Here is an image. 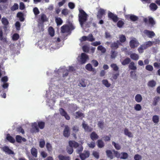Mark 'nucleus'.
Masks as SVG:
<instances>
[{
    "label": "nucleus",
    "mask_w": 160,
    "mask_h": 160,
    "mask_svg": "<svg viewBox=\"0 0 160 160\" xmlns=\"http://www.w3.org/2000/svg\"><path fill=\"white\" fill-rule=\"evenodd\" d=\"M98 146L99 148H102L104 146V143L101 140H98L97 141Z\"/></svg>",
    "instance_id": "nucleus-43"
},
{
    "label": "nucleus",
    "mask_w": 160,
    "mask_h": 160,
    "mask_svg": "<svg viewBox=\"0 0 160 160\" xmlns=\"http://www.w3.org/2000/svg\"><path fill=\"white\" fill-rule=\"evenodd\" d=\"M124 134L128 137L131 138L133 137L132 133L129 132L128 129L127 128H125L124 130Z\"/></svg>",
    "instance_id": "nucleus-40"
},
{
    "label": "nucleus",
    "mask_w": 160,
    "mask_h": 160,
    "mask_svg": "<svg viewBox=\"0 0 160 160\" xmlns=\"http://www.w3.org/2000/svg\"><path fill=\"white\" fill-rule=\"evenodd\" d=\"M38 126L40 129H43L45 126V123L43 122H39L38 123Z\"/></svg>",
    "instance_id": "nucleus-50"
},
{
    "label": "nucleus",
    "mask_w": 160,
    "mask_h": 160,
    "mask_svg": "<svg viewBox=\"0 0 160 160\" xmlns=\"http://www.w3.org/2000/svg\"><path fill=\"white\" fill-rule=\"evenodd\" d=\"M90 137L91 139L93 141L97 140L99 138L98 135L95 132H92L91 133Z\"/></svg>",
    "instance_id": "nucleus-17"
},
{
    "label": "nucleus",
    "mask_w": 160,
    "mask_h": 160,
    "mask_svg": "<svg viewBox=\"0 0 160 160\" xmlns=\"http://www.w3.org/2000/svg\"><path fill=\"white\" fill-rule=\"evenodd\" d=\"M33 12L34 13V14L35 16L38 15L40 13V12L38 9L37 7H35L33 9Z\"/></svg>",
    "instance_id": "nucleus-60"
},
{
    "label": "nucleus",
    "mask_w": 160,
    "mask_h": 160,
    "mask_svg": "<svg viewBox=\"0 0 160 160\" xmlns=\"http://www.w3.org/2000/svg\"><path fill=\"white\" fill-rule=\"evenodd\" d=\"M146 69L148 71H152L153 70V68L152 65H148L146 66Z\"/></svg>",
    "instance_id": "nucleus-61"
},
{
    "label": "nucleus",
    "mask_w": 160,
    "mask_h": 160,
    "mask_svg": "<svg viewBox=\"0 0 160 160\" xmlns=\"http://www.w3.org/2000/svg\"><path fill=\"white\" fill-rule=\"evenodd\" d=\"M152 121L154 123H157L159 121V117L156 115L153 116L152 117Z\"/></svg>",
    "instance_id": "nucleus-45"
},
{
    "label": "nucleus",
    "mask_w": 160,
    "mask_h": 160,
    "mask_svg": "<svg viewBox=\"0 0 160 160\" xmlns=\"http://www.w3.org/2000/svg\"><path fill=\"white\" fill-rule=\"evenodd\" d=\"M131 60L128 58H126L122 62V64L123 65H125L131 62Z\"/></svg>",
    "instance_id": "nucleus-35"
},
{
    "label": "nucleus",
    "mask_w": 160,
    "mask_h": 160,
    "mask_svg": "<svg viewBox=\"0 0 160 160\" xmlns=\"http://www.w3.org/2000/svg\"><path fill=\"white\" fill-rule=\"evenodd\" d=\"M119 42L123 43L125 42L126 40V38L125 35L122 34L119 36Z\"/></svg>",
    "instance_id": "nucleus-37"
},
{
    "label": "nucleus",
    "mask_w": 160,
    "mask_h": 160,
    "mask_svg": "<svg viewBox=\"0 0 160 160\" xmlns=\"http://www.w3.org/2000/svg\"><path fill=\"white\" fill-rule=\"evenodd\" d=\"M69 13V11L67 9H63L62 11V14L65 16L68 15Z\"/></svg>",
    "instance_id": "nucleus-51"
},
{
    "label": "nucleus",
    "mask_w": 160,
    "mask_h": 160,
    "mask_svg": "<svg viewBox=\"0 0 160 160\" xmlns=\"http://www.w3.org/2000/svg\"><path fill=\"white\" fill-rule=\"evenodd\" d=\"M106 153L107 156L111 159H112L114 157L112 152L111 150H107Z\"/></svg>",
    "instance_id": "nucleus-31"
},
{
    "label": "nucleus",
    "mask_w": 160,
    "mask_h": 160,
    "mask_svg": "<svg viewBox=\"0 0 160 160\" xmlns=\"http://www.w3.org/2000/svg\"><path fill=\"white\" fill-rule=\"evenodd\" d=\"M128 68L132 70H135L137 69V67L135 65V63L133 62H130Z\"/></svg>",
    "instance_id": "nucleus-24"
},
{
    "label": "nucleus",
    "mask_w": 160,
    "mask_h": 160,
    "mask_svg": "<svg viewBox=\"0 0 160 160\" xmlns=\"http://www.w3.org/2000/svg\"><path fill=\"white\" fill-rule=\"evenodd\" d=\"M86 69L89 71L94 72L95 69L92 68V67L90 63L88 64L85 67Z\"/></svg>",
    "instance_id": "nucleus-28"
},
{
    "label": "nucleus",
    "mask_w": 160,
    "mask_h": 160,
    "mask_svg": "<svg viewBox=\"0 0 160 160\" xmlns=\"http://www.w3.org/2000/svg\"><path fill=\"white\" fill-rule=\"evenodd\" d=\"M110 67L114 71H118L119 69V68L116 64L112 63Z\"/></svg>",
    "instance_id": "nucleus-44"
},
{
    "label": "nucleus",
    "mask_w": 160,
    "mask_h": 160,
    "mask_svg": "<svg viewBox=\"0 0 160 160\" xmlns=\"http://www.w3.org/2000/svg\"><path fill=\"white\" fill-rule=\"evenodd\" d=\"M46 148L49 152H51L52 150V147L51 145L49 142H47L46 145Z\"/></svg>",
    "instance_id": "nucleus-49"
},
{
    "label": "nucleus",
    "mask_w": 160,
    "mask_h": 160,
    "mask_svg": "<svg viewBox=\"0 0 160 160\" xmlns=\"http://www.w3.org/2000/svg\"><path fill=\"white\" fill-rule=\"evenodd\" d=\"M112 152H113V154L115 157L117 158H119L121 156V153H119L118 151H116L114 150H112Z\"/></svg>",
    "instance_id": "nucleus-53"
},
{
    "label": "nucleus",
    "mask_w": 160,
    "mask_h": 160,
    "mask_svg": "<svg viewBox=\"0 0 160 160\" xmlns=\"http://www.w3.org/2000/svg\"><path fill=\"white\" fill-rule=\"evenodd\" d=\"M156 84V82L153 80L149 81L148 83V86L151 88L154 87Z\"/></svg>",
    "instance_id": "nucleus-26"
},
{
    "label": "nucleus",
    "mask_w": 160,
    "mask_h": 160,
    "mask_svg": "<svg viewBox=\"0 0 160 160\" xmlns=\"http://www.w3.org/2000/svg\"><path fill=\"white\" fill-rule=\"evenodd\" d=\"M87 41L90 42H92L95 40V38H94L92 34H89L87 37Z\"/></svg>",
    "instance_id": "nucleus-42"
},
{
    "label": "nucleus",
    "mask_w": 160,
    "mask_h": 160,
    "mask_svg": "<svg viewBox=\"0 0 160 160\" xmlns=\"http://www.w3.org/2000/svg\"><path fill=\"white\" fill-rule=\"evenodd\" d=\"M127 19L128 18L132 21H136L138 19V17L133 14L128 15H127L126 18Z\"/></svg>",
    "instance_id": "nucleus-15"
},
{
    "label": "nucleus",
    "mask_w": 160,
    "mask_h": 160,
    "mask_svg": "<svg viewBox=\"0 0 160 160\" xmlns=\"http://www.w3.org/2000/svg\"><path fill=\"white\" fill-rule=\"evenodd\" d=\"M145 43L146 44L147 46H148V48L151 46L153 44H157V43L155 42H152L151 41L146 42Z\"/></svg>",
    "instance_id": "nucleus-54"
},
{
    "label": "nucleus",
    "mask_w": 160,
    "mask_h": 160,
    "mask_svg": "<svg viewBox=\"0 0 160 160\" xmlns=\"http://www.w3.org/2000/svg\"><path fill=\"white\" fill-rule=\"evenodd\" d=\"M70 30L69 26L67 25H65L61 27V32L64 33L68 32Z\"/></svg>",
    "instance_id": "nucleus-12"
},
{
    "label": "nucleus",
    "mask_w": 160,
    "mask_h": 160,
    "mask_svg": "<svg viewBox=\"0 0 160 160\" xmlns=\"http://www.w3.org/2000/svg\"><path fill=\"white\" fill-rule=\"evenodd\" d=\"M1 21L2 24L5 26H7L9 23L8 20L4 17L2 18Z\"/></svg>",
    "instance_id": "nucleus-33"
},
{
    "label": "nucleus",
    "mask_w": 160,
    "mask_h": 160,
    "mask_svg": "<svg viewBox=\"0 0 160 160\" xmlns=\"http://www.w3.org/2000/svg\"><path fill=\"white\" fill-rule=\"evenodd\" d=\"M48 32H49V34L51 37H52L54 36L55 32L52 27L50 26L49 28Z\"/></svg>",
    "instance_id": "nucleus-27"
},
{
    "label": "nucleus",
    "mask_w": 160,
    "mask_h": 160,
    "mask_svg": "<svg viewBox=\"0 0 160 160\" xmlns=\"http://www.w3.org/2000/svg\"><path fill=\"white\" fill-rule=\"evenodd\" d=\"M88 15L82 9L79 10V13L78 15V21L81 26L82 27L84 23L88 20Z\"/></svg>",
    "instance_id": "nucleus-1"
},
{
    "label": "nucleus",
    "mask_w": 160,
    "mask_h": 160,
    "mask_svg": "<svg viewBox=\"0 0 160 160\" xmlns=\"http://www.w3.org/2000/svg\"><path fill=\"white\" fill-rule=\"evenodd\" d=\"M142 97L140 94H137L135 96V99L138 102H140L142 100Z\"/></svg>",
    "instance_id": "nucleus-25"
},
{
    "label": "nucleus",
    "mask_w": 160,
    "mask_h": 160,
    "mask_svg": "<svg viewBox=\"0 0 160 160\" xmlns=\"http://www.w3.org/2000/svg\"><path fill=\"white\" fill-rule=\"evenodd\" d=\"M66 151L69 154H71L73 151V148L69 145L67 147Z\"/></svg>",
    "instance_id": "nucleus-38"
},
{
    "label": "nucleus",
    "mask_w": 160,
    "mask_h": 160,
    "mask_svg": "<svg viewBox=\"0 0 160 160\" xmlns=\"http://www.w3.org/2000/svg\"><path fill=\"white\" fill-rule=\"evenodd\" d=\"M58 158L59 160H70L69 157L63 156L62 154L59 155Z\"/></svg>",
    "instance_id": "nucleus-21"
},
{
    "label": "nucleus",
    "mask_w": 160,
    "mask_h": 160,
    "mask_svg": "<svg viewBox=\"0 0 160 160\" xmlns=\"http://www.w3.org/2000/svg\"><path fill=\"white\" fill-rule=\"evenodd\" d=\"M160 99L159 96H156L154 98L153 102L152 104L154 106H156Z\"/></svg>",
    "instance_id": "nucleus-41"
},
{
    "label": "nucleus",
    "mask_w": 160,
    "mask_h": 160,
    "mask_svg": "<svg viewBox=\"0 0 160 160\" xmlns=\"http://www.w3.org/2000/svg\"><path fill=\"white\" fill-rule=\"evenodd\" d=\"M88 58L89 57L87 55L84 53H82L81 54L80 60L79 62L81 64H84L86 62Z\"/></svg>",
    "instance_id": "nucleus-5"
},
{
    "label": "nucleus",
    "mask_w": 160,
    "mask_h": 160,
    "mask_svg": "<svg viewBox=\"0 0 160 160\" xmlns=\"http://www.w3.org/2000/svg\"><path fill=\"white\" fill-rule=\"evenodd\" d=\"M143 33L149 38H152L155 35V34L153 31H150L148 30H145Z\"/></svg>",
    "instance_id": "nucleus-11"
},
{
    "label": "nucleus",
    "mask_w": 160,
    "mask_h": 160,
    "mask_svg": "<svg viewBox=\"0 0 160 160\" xmlns=\"http://www.w3.org/2000/svg\"><path fill=\"white\" fill-rule=\"evenodd\" d=\"M2 150L6 153L9 155L14 154V153L13 151L9 148L8 146H5L1 148Z\"/></svg>",
    "instance_id": "nucleus-6"
},
{
    "label": "nucleus",
    "mask_w": 160,
    "mask_h": 160,
    "mask_svg": "<svg viewBox=\"0 0 160 160\" xmlns=\"http://www.w3.org/2000/svg\"><path fill=\"white\" fill-rule=\"evenodd\" d=\"M72 129L73 131L75 133L77 132L79 130V127L76 125L74 126Z\"/></svg>",
    "instance_id": "nucleus-62"
},
{
    "label": "nucleus",
    "mask_w": 160,
    "mask_h": 160,
    "mask_svg": "<svg viewBox=\"0 0 160 160\" xmlns=\"http://www.w3.org/2000/svg\"><path fill=\"white\" fill-rule=\"evenodd\" d=\"M59 111L61 115L64 116L67 120H69L70 119V117L63 108H60Z\"/></svg>",
    "instance_id": "nucleus-8"
},
{
    "label": "nucleus",
    "mask_w": 160,
    "mask_h": 160,
    "mask_svg": "<svg viewBox=\"0 0 160 160\" xmlns=\"http://www.w3.org/2000/svg\"><path fill=\"white\" fill-rule=\"evenodd\" d=\"M124 20H119L117 22V26L119 28H122L124 24Z\"/></svg>",
    "instance_id": "nucleus-39"
},
{
    "label": "nucleus",
    "mask_w": 160,
    "mask_h": 160,
    "mask_svg": "<svg viewBox=\"0 0 160 160\" xmlns=\"http://www.w3.org/2000/svg\"><path fill=\"white\" fill-rule=\"evenodd\" d=\"M143 21L145 23V25L148 26H150L151 27H153L155 24V22L153 18L150 16L144 18Z\"/></svg>",
    "instance_id": "nucleus-2"
},
{
    "label": "nucleus",
    "mask_w": 160,
    "mask_h": 160,
    "mask_svg": "<svg viewBox=\"0 0 160 160\" xmlns=\"http://www.w3.org/2000/svg\"><path fill=\"white\" fill-rule=\"evenodd\" d=\"M102 83L106 87L108 88L111 86V84L109 83L107 79L103 80L102 81Z\"/></svg>",
    "instance_id": "nucleus-47"
},
{
    "label": "nucleus",
    "mask_w": 160,
    "mask_h": 160,
    "mask_svg": "<svg viewBox=\"0 0 160 160\" xmlns=\"http://www.w3.org/2000/svg\"><path fill=\"white\" fill-rule=\"evenodd\" d=\"M70 134L69 127L68 126L66 125L63 132V136L65 137L68 138L70 136Z\"/></svg>",
    "instance_id": "nucleus-9"
},
{
    "label": "nucleus",
    "mask_w": 160,
    "mask_h": 160,
    "mask_svg": "<svg viewBox=\"0 0 160 160\" xmlns=\"http://www.w3.org/2000/svg\"><path fill=\"white\" fill-rule=\"evenodd\" d=\"M120 158L121 159H125L127 158L128 155V153L125 152H122L121 153Z\"/></svg>",
    "instance_id": "nucleus-34"
},
{
    "label": "nucleus",
    "mask_w": 160,
    "mask_h": 160,
    "mask_svg": "<svg viewBox=\"0 0 160 160\" xmlns=\"http://www.w3.org/2000/svg\"><path fill=\"white\" fill-rule=\"evenodd\" d=\"M75 114L76 118H82L84 117V114L79 111L76 112H75Z\"/></svg>",
    "instance_id": "nucleus-29"
},
{
    "label": "nucleus",
    "mask_w": 160,
    "mask_h": 160,
    "mask_svg": "<svg viewBox=\"0 0 160 160\" xmlns=\"http://www.w3.org/2000/svg\"><path fill=\"white\" fill-rule=\"evenodd\" d=\"M121 43L119 40H117V42H114L111 44L110 47L112 50L117 49L118 48V45H120Z\"/></svg>",
    "instance_id": "nucleus-14"
},
{
    "label": "nucleus",
    "mask_w": 160,
    "mask_h": 160,
    "mask_svg": "<svg viewBox=\"0 0 160 160\" xmlns=\"http://www.w3.org/2000/svg\"><path fill=\"white\" fill-rule=\"evenodd\" d=\"M55 20L57 25H61L63 22L62 20L60 18L55 17Z\"/></svg>",
    "instance_id": "nucleus-36"
},
{
    "label": "nucleus",
    "mask_w": 160,
    "mask_h": 160,
    "mask_svg": "<svg viewBox=\"0 0 160 160\" xmlns=\"http://www.w3.org/2000/svg\"><path fill=\"white\" fill-rule=\"evenodd\" d=\"M32 129L34 130V132H39V130L37 124L36 122H35L32 125Z\"/></svg>",
    "instance_id": "nucleus-23"
},
{
    "label": "nucleus",
    "mask_w": 160,
    "mask_h": 160,
    "mask_svg": "<svg viewBox=\"0 0 160 160\" xmlns=\"http://www.w3.org/2000/svg\"><path fill=\"white\" fill-rule=\"evenodd\" d=\"M117 53L114 50H112L111 51V57L112 58H114L117 56Z\"/></svg>",
    "instance_id": "nucleus-58"
},
{
    "label": "nucleus",
    "mask_w": 160,
    "mask_h": 160,
    "mask_svg": "<svg viewBox=\"0 0 160 160\" xmlns=\"http://www.w3.org/2000/svg\"><path fill=\"white\" fill-rule=\"evenodd\" d=\"M142 157L140 155L137 154L135 155L134 156V159L135 160H141Z\"/></svg>",
    "instance_id": "nucleus-63"
},
{
    "label": "nucleus",
    "mask_w": 160,
    "mask_h": 160,
    "mask_svg": "<svg viewBox=\"0 0 160 160\" xmlns=\"http://www.w3.org/2000/svg\"><path fill=\"white\" fill-rule=\"evenodd\" d=\"M19 36L18 34L16 33L13 34L12 37V39L14 41L17 40L19 38Z\"/></svg>",
    "instance_id": "nucleus-57"
},
{
    "label": "nucleus",
    "mask_w": 160,
    "mask_h": 160,
    "mask_svg": "<svg viewBox=\"0 0 160 160\" xmlns=\"http://www.w3.org/2000/svg\"><path fill=\"white\" fill-rule=\"evenodd\" d=\"M16 139L17 142L18 143H21L22 141L25 142L26 141V139L24 138H22L20 135H17L16 137Z\"/></svg>",
    "instance_id": "nucleus-16"
},
{
    "label": "nucleus",
    "mask_w": 160,
    "mask_h": 160,
    "mask_svg": "<svg viewBox=\"0 0 160 160\" xmlns=\"http://www.w3.org/2000/svg\"><path fill=\"white\" fill-rule=\"evenodd\" d=\"M31 153L33 157H37L38 151L37 149L33 147L32 148L31 150Z\"/></svg>",
    "instance_id": "nucleus-19"
},
{
    "label": "nucleus",
    "mask_w": 160,
    "mask_h": 160,
    "mask_svg": "<svg viewBox=\"0 0 160 160\" xmlns=\"http://www.w3.org/2000/svg\"><path fill=\"white\" fill-rule=\"evenodd\" d=\"M7 140L11 143H13L15 142L14 139L10 135V134H8L6 137Z\"/></svg>",
    "instance_id": "nucleus-30"
},
{
    "label": "nucleus",
    "mask_w": 160,
    "mask_h": 160,
    "mask_svg": "<svg viewBox=\"0 0 160 160\" xmlns=\"http://www.w3.org/2000/svg\"><path fill=\"white\" fill-rule=\"evenodd\" d=\"M78 148L76 150V152L78 153L80 155V153H81L82 152L83 150V147L82 145L79 146L78 147Z\"/></svg>",
    "instance_id": "nucleus-48"
},
{
    "label": "nucleus",
    "mask_w": 160,
    "mask_h": 160,
    "mask_svg": "<svg viewBox=\"0 0 160 160\" xmlns=\"http://www.w3.org/2000/svg\"><path fill=\"white\" fill-rule=\"evenodd\" d=\"M18 5L17 3H15L14 5L12 6L11 8V10L12 11H14L17 9H18Z\"/></svg>",
    "instance_id": "nucleus-52"
},
{
    "label": "nucleus",
    "mask_w": 160,
    "mask_h": 160,
    "mask_svg": "<svg viewBox=\"0 0 160 160\" xmlns=\"http://www.w3.org/2000/svg\"><path fill=\"white\" fill-rule=\"evenodd\" d=\"M82 126L86 132H91L92 130V128L90 127L85 122H83L82 123Z\"/></svg>",
    "instance_id": "nucleus-13"
},
{
    "label": "nucleus",
    "mask_w": 160,
    "mask_h": 160,
    "mask_svg": "<svg viewBox=\"0 0 160 160\" xmlns=\"http://www.w3.org/2000/svg\"><path fill=\"white\" fill-rule=\"evenodd\" d=\"M97 49L98 50L100 51L101 52L103 53H104L106 52V48L102 45L99 46L98 47Z\"/></svg>",
    "instance_id": "nucleus-46"
},
{
    "label": "nucleus",
    "mask_w": 160,
    "mask_h": 160,
    "mask_svg": "<svg viewBox=\"0 0 160 160\" xmlns=\"http://www.w3.org/2000/svg\"><path fill=\"white\" fill-rule=\"evenodd\" d=\"M139 42L136 39L131 40L129 42V45L131 48H134L139 45Z\"/></svg>",
    "instance_id": "nucleus-7"
},
{
    "label": "nucleus",
    "mask_w": 160,
    "mask_h": 160,
    "mask_svg": "<svg viewBox=\"0 0 160 160\" xmlns=\"http://www.w3.org/2000/svg\"><path fill=\"white\" fill-rule=\"evenodd\" d=\"M45 145V142L44 139H41L39 142V146L41 148H43Z\"/></svg>",
    "instance_id": "nucleus-59"
},
{
    "label": "nucleus",
    "mask_w": 160,
    "mask_h": 160,
    "mask_svg": "<svg viewBox=\"0 0 160 160\" xmlns=\"http://www.w3.org/2000/svg\"><path fill=\"white\" fill-rule=\"evenodd\" d=\"M105 14V10L102 8H100L98 12L97 18L98 19H100L102 18L103 15Z\"/></svg>",
    "instance_id": "nucleus-10"
},
{
    "label": "nucleus",
    "mask_w": 160,
    "mask_h": 160,
    "mask_svg": "<svg viewBox=\"0 0 160 160\" xmlns=\"http://www.w3.org/2000/svg\"><path fill=\"white\" fill-rule=\"evenodd\" d=\"M134 108L136 111H139L141 110L142 107L140 104H137L135 105Z\"/></svg>",
    "instance_id": "nucleus-55"
},
{
    "label": "nucleus",
    "mask_w": 160,
    "mask_h": 160,
    "mask_svg": "<svg viewBox=\"0 0 160 160\" xmlns=\"http://www.w3.org/2000/svg\"><path fill=\"white\" fill-rule=\"evenodd\" d=\"M112 144L114 146L115 148L116 149L119 150L121 149V147L118 144L116 143L113 141L112 142Z\"/></svg>",
    "instance_id": "nucleus-56"
},
{
    "label": "nucleus",
    "mask_w": 160,
    "mask_h": 160,
    "mask_svg": "<svg viewBox=\"0 0 160 160\" xmlns=\"http://www.w3.org/2000/svg\"><path fill=\"white\" fill-rule=\"evenodd\" d=\"M82 49L83 51L85 52H88L89 51V48L86 45L83 46L82 47Z\"/></svg>",
    "instance_id": "nucleus-64"
},
{
    "label": "nucleus",
    "mask_w": 160,
    "mask_h": 160,
    "mask_svg": "<svg viewBox=\"0 0 160 160\" xmlns=\"http://www.w3.org/2000/svg\"><path fill=\"white\" fill-rule=\"evenodd\" d=\"M108 18L114 22H117L119 18L117 16L111 12H108Z\"/></svg>",
    "instance_id": "nucleus-3"
},
{
    "label": "nucleus",
    "mask_w": 160,
    "mask_h": 160,
    "mask_svg": "<svg viewBox=\"0 0 160 160\" xmlns=\"http://www.w3.org/2000/svg\"><path fill=\"white\" fill-rule=\"evenodd\" d=\"M90 152L88 150H84L82 153L80 154L79 157L81 160H85L90 156Z\"/></svg>",
    "instance_id": "nucleus-4"
},
{
    "label": "nucleus",
    "mask_w": 160,
    "mask_h": 160,
    "mask_svg": "<svg viewBox=\"0 0 160 160\" xmlns=\"http://www.w3.org/2000/svg\"><path fill=\"white\" fill-rule=\"evenodd\" d=\"M69 145L72 148L73 147L75 148H77L79 146L77 142L72 141H70L69 142Z\"/></svg>",
    "instance_id": "nucleus-18"
},
{
    "label": "nucleus",
    "mask_w": 160,
    "mask_h": 160,
    "mask_svg": "<svg viewBox=\"0 0 160 160\" xmlns=\"http://www.w3.org/2000/svg\"><path fill=\"white\" fill-rule=\"evenodd\" d=\"M48 19L47 18L46 16L44 14H41L40 18L39 19V20L42 22H44L48 21Z\"/></svg>",
    "instance_id": "nucleus-20"
},
{
    "label": "nucleus",
    "mask_w": 160,
    "mask_h": 160,
    "mask_svg": "<svg viewBox=\"0 0 160 160\" xmlns=\"http://www.w3.org/2000/svg\"><path fill=\"white\" fill-rule=\"evenodd\" d=\"M150 9L153 11H155L157 10L158 7L155 3H151L149 5Z\"/></svg>",
    "instance_id": "nucleus-32"
},
{
    "label": "nucleus",
    "mask_w": 160,
    "mask_h": 160,
    "mask_svg": "<svg viewBox=\"0 0 160 160\" xmlns=\"http://www.w3.org/2000/svg\"><path fill=\"white\" fill-rule=\"evenodd\" d=\"M130 58L134 60H137L139 58L138 55L135 53H132L130 55Z\"/></svg>",
    "instance_id": "nucleus-22"
}]
</instances>
